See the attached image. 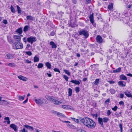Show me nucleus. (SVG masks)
Here are the masks:
<instances>
[{"label": "nucleus", "mask_w": 132, "mask_h": 132, "mask_svg": "<svg viewBox=\"0 0 132 132\" xmlns=\"http://www.w3.org/2000/svg\"><path fill=\"white\" fill-rule=\"evenodd\" d=\"M87 127L91 129L94 128L96 126L95 122L92 119L86 117L84 124Z\"/></svg>", "instance_id": "f257e3e1"}, {"label": "nucleus", "mask_w": 132, "mask_h": 132, "mask_svg": "<svg viewBox=\"0 0 132 132\" xmlns=\"http://www.w3.org/2000/svg\"><path fill=\"white\" fill-rule=\"evenodd\" d=\"M14 44L15 46L13 48L14 49L17 50L18 49H22L23 47V44L20 42H15Z\"/></svg>", "instance_id": "f03ea898"}, {"label": "nucleus", "mask_w": 132, "mask_h": 132, "mask_svg": "<svg viewBox=\"0 0 132 132\" xmlns=\"http://www.w3.org/2000/svg\"><path fill=\"white\" fill-rule=\"evenodd\" d=\"M79 35H83L86 38H87L89 36L88 31L86 30L80 31L79 32Z\"/></svg>", "instance_id": "7ed1b4c3"}, {"label": "nucleus", "mask_w": 132, "mask_h": 132, "mask_svg": "<svg viewBox=\"0 0 132 132\" xmlns=\"http://www.w3.org/2000/svg\"><path fill=\"white\" fill-rule=\"evenodd\" d=\"M36 40V37H28V42L32 44L33 42H35Z\"/></svg>", "instance_id": "20e7f679"}, {"label": "nucleus", "mask_w": 132, "mask_h": 132, "mask_svg": "<svg viewBox=\"0 0 132 132\" xmlns=\"http://www.w3.org/2000/svg\"><path fill=\"white\" fill-rule=\"evenodd\" d=\"M96 40L97 42L99 44L102 43L103 41L102 37L100 35H98L97 36Z\"/></svg>", "instance_id": "39448f33"}, {"label": "nucleus", "mask_w": 132, "mask_h": 132, "mask_svg": "<svg viewBox=\"0 0 132 132\" xmlns=\"http://www.w3.org/2000/svg\"><path fill=\"white\" fill-rule=\"evenodd\" d=\"M5 57L7 59H11L14 58V55L13 54L8 53L6 55Z\"/></svg>", "instance_id": "423d86ee"}, {"label": "nucleus", "mask_w": 132, "mask_h": 132, "mask_svg": "<svg viewBox=\"0 0 132 132\" xmlns=\"http://www.w3.org/2000/svg\"><path fill=\"white\" fill-rule=\"evenodd\" d=\"M52 102L55 105H60L61 104L62 102H60V101H58L56 99H53L52 101Z\"/></svg>", "instance_id": "0eeeda50"}, {"label": "nucleus", "mask_w": 132, "mask_h": 132, "mask_svg": "<svg viewBox=\"0 0 132 132\" xmlns=\"http://www.w3.org/2000/svg\"><path fill=\"white\" fill-rule=\"evenodd\" d=\"M124 93L127 97H132V95L131 94L130 92L128 90H126Z\"/></svg>", "instance_id": "6e6552de"}, {"label": "nucleus", "mask_w": 132, "mask_h": 132, "mask_svg": "<svg viewBox=\"0 0 132 132\" xmlns=\"http://www.w3.org/2000/svg\"><path fill=\"white\" fill-rule=\"evenodd\" d=\"M10 127L13 129L15 131L18 130L17 126L14 124H12L10 125Z\"/></svg>", "instance_id": "1a4fd4ad"}, {"label": "nucleus", "mask_w": 132, "mask_h": 132, "mask_svg": "<svg viewBox=\"0 0 132 132\" xmlns=\"http://www.w3.org/2000/svg\"><path fill=\"white\" fill-rule=\"evenodd\" d=\"M14 39L17 41V42H20L21 40V37L20 36L14 35Z\"/></svg>", "instance_id": "9d476101"}, {"label": "nucleus", "mask_w": 132, "mask_h": 132, "mask_svg": "<svg viewBox=\"0 0 132 132\" xmlns=\"http://www.w3.org/2000/svg\"><path fill=\"white\" fill-rule=\"evenodd\" d=\"M35 101L36 104L39 105H41L43 103V101L40 99H35Z\"/></svg>", "instance_id": "9b49d317"}, {"label": "nucleus", "mask_w": 132, "mask_h": 132, "mask_svg": "<svg viewBox=\"0 0 132 132\" xmlns=\"http://www.w3.org/2000/svg\"><path fill=\"white\" fill-rule=\"evenodd\" d=\"M79 81H80L76 80H71L70 82L73 83L75 84L76 85H79L80 84V82L81 81V80H80Z\"/></svg>", "instance_id": "f8f14e48"}, {"label": "nucleus", "mask_w": 132, "mask_h": 132, "mask_svg": "<svg viewBox=\"0 0 132 132\" xmlns=\"http://www.w3.org/2000/svg\"><path fill=\"white\" fill-rule=\"evenodd\" d=\"M19 79L23 81H26L27 80V78L21 75H20L18 76Z\"/></svg>", "instance_id": "ddd939ff"}, {"label": "nucleus", "mask_w": 132, "mask_h": 132, "mask_svg": "<svg viewBox=\"0 0 132 132\" xmlns=\"http://www.w3.org/2000/svg\"><path fill=\"white\" fill-rule=\"evenodd\" d=\"M26 19L27 20H34L35 19L34 17L32 16L31 15H27L26 16Z\"/></svg>", "instance_id": "4468645a"}, {"label": "nucleus", "mask_w": 132, "mask_h": 132, "mask_svg": "<svg viewBox=\"0 0 132 132\" xmlns=\"http://www.w3.org/2000/svg\"><path fill=\"white\" fill-rule=\"evenodd\" d=\"M89 18L90 22L92 23H93L94 22V16H93V13L91 14L89 16Z\"/></svg>", "instance_id": "2eb2a0df"}, {"label": "nucleus", "mask_w": 132, "mask_h": 132, "mask_svg": "<svg viewBox=\"0 0 132 132\" xmlns=\"http://www.w3.org/2000/svg\"><path fill=\"white\" fill-rule=\"evenodd\" d=\"M120 79L121 80H127V77L123 74H122L120 75Z\"/></svg>", "instance_id": "dca6fc26"}, {"label": "nucleus", "mask_w": 132, "mask_h": 132, "mask_svg": "<svg viewBox=\"0 0 132 132\" xmlns=\"http://www.w3.org/2000/svg\"><path fill=\"white\" fill-rule=\"evenodd\" d=\"M24 126L26 128H27L28 129H29L31 131H32L34 130V129L33 128L30 126L27 125H24Z\"/></svg>", "instance_id": "f3484780"}, {"label": "nucleus", "mask_w": 132, "mask_h": 132, "mask_svg": "<svg viewBox=\"0 0 132 132\" xmlns=\"http://www.w3.org/2000/svg\"><path fill=\"white\" fill-rule=\"evenodd\" d=\"M62 108L64 109H71V106L67 105H62Z\"/></svg>", "instance_id": "a211bd4d"}, {"label": "nucleus", "mask_w": 132, "mask_h": 132, "mask_svg": "<svg viewBox=\"0 0 132 132\" xmlns=\"http://www.w3.org/2000/svg\"><path fill=\"white\" fill-rule=\"evenodd\" d=\"M50 44L52 46V47L53 48H55L57 47L56 45L53 42H51L50 43Z\"/></svg>", "instance_id": "6ab92c4d"}, {"label": "nucleus", "mask_w": 132, "mask_h": 132, "mask_svg": "<svg viewBox=\"0 0 132 132\" xmlns=\"http://www.w3.org/2000/svg\"><path fill=\"white\" fill-rule=\"evenodd\" d=\"M15 32H18L19 34H21L22 32V29L21 27L18 29L16 30Z\"/></svg>", "instance_id": "aec40b11"}, {"label": "nucleus", "mask_w": 132, "mask_h": 132, "mask_svg": "<svg viewBox=\"0 0 132 132\" xmlns=\"http://www.w3.org/2000/svg\"><path fill=\"white\" fill-rule=\"evenodd\" d=\"M124 81H119L118 83V84L119 86L121 87H123L125 86V84H123Z\"/></svg>", "instance_id": "412c9836"}, {"label": "nucleus", "mask_w": 132, "mask_h": 132, "mask_svg": "<svg viewBox=\"0 0 132 132\" xmlns=\"http://www.w3.org/2000/svg\"><path fill=\"white\" fill-rule=\"evenodd\" d=\"M98 121L99 123L102 126L103 125V120L102 118H98Z\"/></svg>", "instance_id": "4be33fe9"}, {"label": "nucleus", "mask_w": 132, "mask_h": 132, "mask_svg": "<svg viewBox=\"0 0 132 132\" xmlns=\"http://www.w3.org/2000/svg\"><path fill=\"white\" fill-rule=\"evenodd\" d=\"M45 97L48 100L52 101L53 99V97L46 95L45 96Z\"/></svg>", "instance_id": "5701e85b"}, {"label": "nucleus", "mask_w": 132, "mask_h": 132, "mask_svg": "<svg viewBox=\"0 0 132 132\" xmlns=\"http://www.w3.org/2000/svg\"><path fill=\"white\" fill-rule=\"evenodd\" d=\"M78 120L79 121H80V123L81 122H82L84 124L85 121V118L84 119L80 117L79 118V119H78Z\"/></svg>", "instance_id": "b1692460"}, {"label": "nucleus", "mask_w": 132, "mask_h": 132, "mask_svg": "<svg viewBox=\"0 0 132 132\" xmlns=\"http://www.w3.org/2000/svg\"><path fill=\"white\" fill-rule=\"evenodd\" d=\"M7 40L8 42L10 43H13V40L11 39V37L9 36H7Z\"/></svg>", "instance_id": "393cba45"}, {"label": "nucleus", "mask_w": 132, "mask_h": 132, "mask_svg": "<svg viewBox=\"0 0 132 132\" xmlns=\"http://www.w3.org/2000/svg\"><path fill=\"white\" fill-rule=\"evenodd\" d=\"M121 70V68L119 67V68L113 70V72L114 73L119 72Z\"/></svg>", "instance_id": "a878e982"}, {"label": "nucleus", "mask_w": 132, "mask_h": 132, "mask_svg": "<svg viewBox=\"0 0 132 132\" xmlns=\"http://www.w3.org/2000/svg\"><path fill=\"white\" fill-rule=\"evenodd\" d=\"M76 132H86L84 130L81 128L77 129L76 131Z\"/></svg>", "instance_id": "bb28decb"}, {"label": "nucleus", "mask_w": 132, "mask_h": 132, "mask_svg": "<svg viewBox=\"0 0 132 132\" xmlns=\"http://www.w3.org/2000/svg\"><path fill=\"white\" fill-rule=\"evenodd\" d=\"M29 28L28 26H24L23 28V31L24 32H26L28 31Z\"/></svg>", "instance_id": "cd10ccee"}, {"label": "nucleus", "mask_w": 132, "mask_h": 132, "mask_svg": "<svg viewBox=\"0 0 132 132\" xmlns=\"http://www.w3.org/2000/svg\"><path fill=\"white\" fill-rule=\"evenodd\" d=\"M45 65L49 69H51V65L50 63L48 62H47L45 63Z\"/></svg>", "instance_id": "c85d7f7f"}, {"label": "nucleus", "mask_w": 132, "mask_h": 132, "mask_svg": "<svg viewBox=\"0 0 132 132\" xmlns=\"http://www.w3.org/2000/svg\"><path fill=\"white\" fill-rule=\"evenodd\" d=\"M68 96H70L72 94V89L70 88H69L68 89Z\"/></svg>", "instance_id": "c756f323"}, {"label": "nucleus", "mask_w": 132, "mask_h": 132, "mask_svg": "<svg viewBox=\"0 0 132 132\" xmlns=\"http://www.w3.org/2000/svg\"><path fill=\"white\" fill-rule=\"evenodd\" d=\"M4 119L7 121V124H9L10 123V118L9 117H5L4 118Z\"/></svg>", "instance_id": "7c9ffc66"}, {"label": "nucleus", "mask_w": 132, "mask_h": 132, "mask_svg": "<svg viewBox=\"0 0 132 132\" xmlns=\"http://www.w3.org/2000/svg\"><path fill=\"white\" fill-rule=\"evenodd\" d=\"M67 125L68 127L70 128H75V126L70 123L67 124Z\"/></svg>", "instance_id": "2f4dec72"}, {"label": "nucleus", "mask_w": 132, "mask_h": 132, "mask_svg": "<svg viewBox=\"0 0 132 132\" xmlns=\"http://www.w3.org/2000/svg\"><path fill=\"white\" fill-rule=\"evenodd\" d=\"M71 118L72 120L74 121L75 122L78 123H80V121H79L78 119H77L73 118Z\"/></svg>", "instance_id": "473e14b6"}, {"label": "nucleus", "mask_w": 132, "mask_h": 132, "mask_svg": "<svg viewBox=\"0 0 132 132\" xmlns=\"http://www.w3.org/2000/svg\"><path fill=\"white\" fill-rule=\"evenodd\" d=\"M10 9H11V11L13 13H15V10L14 8L12 5H11Z\"/></svg>", "instance_id": "72a5a7b5"}, {"label": "nucleus", "mask_w": 132, "mask_h": 132, "mask_svg": "<svg viewBox=\"0 0 132 132\" xmlns=\"http://www.w3.org/2000/svg\"><path fill=\"white\" fill-rule=\"evenodd\" d=\"M16 7L17 9V11L18 13H21V12L22 11L21 10V8L20 7H19L18 5H17Z\"/></svg>", "instance_id": "f704fd0d"}, {"label": "nucleus", "mask_w": 132, "mask_h": 132, "mask_svg": "<svg viewBox=\"0 0 132 132\" xmlns=\"http://www.w3.org/2000/svg\"><path fill=\"white\" fill-rule=\"evenodd\" d=\"M39 60V58L37 57L36 56H35L34 57V62H37Z\"/></svg>", "instance_id": "c9c22d12"}, {"label": "nucleus", "mask_w": 132, "mask_h": 132, "mask_svg": "<svg viewBox=\"0 0 132 132\" xmlns=\"http://www.w3.org/2000/svg\"><path fill=\"white\" fill-rule=\"evenodd\" d=\"M8 65L10 67H13L16 66L15 64L14 63H10L8 64Z\"/></svg>", "instance_id": "e433bc0d"}, {"label": "nucleus", "mask_w": 132, "mask_h": 132, "mask_svg": "<svg viewBox=\"0 0 132 132\" xmlns=\"http://www.w3.org/2000/svg\"><path fill=\"white\" fill-rule=\"evenodd\" d=\"M108 9L110 10H111L112 9H113V5L112 4H109L108 5Z\"/></svg>", "instance_id": "4c0bfd02"}, {"label": "nucleus", "mask_w": 132, "mask_h": 132, "mask_svg": "<svg viewBox=\"0 0 132 132\" xmlns=\"http://www.w3.org/2000/svg\"><path fill=\"white\" fill-rule=\"evenodd\" d=\"M57 115L59 117H62L64 116V115L63 114L59 112H58L57 114Z\"/></svg>", "instance_id": "58836bf2"}, {"label": "nucleus", "mask_w": 132, "mask_h": 132, "mask_svg": "<svg viewBox=\"0 0 132 132\" xmlns=\"http://www.w3.org/2000/svg\"><path fill=\"white\" fill-rule=\"evenodd\" d=\"M64 71L65 72L66 74L69 76L70 75V72L67 70H64Z\"/></svg>", "instance_id": "ea45409f"}, {"label": "nucleus", "mask_w": 132, "mask_h": 132, "mask_svg": "<svg viewBox=\"0 0 132 132\" xmlns=\"http://www.w3.org/2000/svg\"><path fill=\"white\" fill-rule=\"evenodd\" d=\"M25 96H19V100L20 101H22L23 100Z\"/></svg>", "instance_id": "a19ab883"}, {"label": "nucleus", "mask_w": 132, "mask_h": 132, "mask_svg": "<svg viewBox=\"0 0 132 132\" xmlns=\"http://www.w3.org/2000/svg\"><path fill=\"white\" fill-rule=\"evenodd\" d=\"M110 91L111 93L113 94H114L116 92L115 90L113 89H111L110 90Z\"/></svg>", "instance_id": "79ce46f5"}, {"label": "nucleus", "mask_w": 132, "mask_h": 132, "mask_svg": "<svg viewBox=\"0 0 132 132\" xmlns=\"http://www.w3.org/2000/svg\"><path fill=\"white\" fill-rule=\"evenodd\" d=\"M43 65H44L43 63H39L38 65L37 68H42L43 67Z\"/></svg>", "instance_id": "37998d69"}, {"label": "nucleus", "mask_w": 132, "mask_h": 132, "mask_svg": "<svg viewBox=\"0 0 132 132\" xmlns=\"http://www.w3.org/2000/svg\"><path fill=\"white\" fill-rule=\"evenodd\" d=\"M103 121L104 122L106 123L108 122L109 120V119L107 117H105L103 118Z\"/></svg>", "instance_id": "c03bdc74"}, {"label": "nucleus", "mask_w": 132, "mask_h": 132, "mask_svg": "<svg viewBox=\"0 0 132 132\" xmlns=\"http://www.w3.org/2000/svg\"><path fill=\"white\" fill-rule=\"evenodd\" d=\"M99 79H96L94 82V84L95 85H97L99 83Z\"/></svg>", "instance_id": "a18cd8bd"}, {"label": "nucleus", "mask_w": 132, "mask_h": 132, "mask_svg": "<svg viewBox=\"0 0 132 132\" xmlns=\"http://www.w3.org/2000/svg\"><path fill=\"white\" fill-rule=\"evenodd\" d=\"M23 41L26 44L28 42V37H24L23 38Z\"/></svg>", "instance_id": "49530a36"}, {"label": "nucleus", "mask_w": 132, "mask_h": 132, "mask_svg": "<svg viewBox=\"0 0 132 132\" xmlns=\"http://www.w3.org/2000/svg\"><path fill=\"white\" fill-rule=\"evenodd\" d=\"M131 22V21H128V22L127 23V24H128V25L129 26V27L131 28L130 29L131 30V25H132V23H130Z\"/></svg>", "instance_id": "de8ad7c7"}, {"label": "nucleus", "mask_w": 132, "mask_h": 132, "mask_svg": "<svg viewBox=\"0 0 132 132\" xmlns=\"http://www.w3.org/2000/svg\"><path fill=\"white\" fill-rule=\"evenodd\" d=\"M75 91L76 93L79 92L80 91L79 87H76L75 88Z\"/></svg>", "instance_id": "09e8293b"}, {"label": "nucleus", "mask_w": 132, "mask_h": 132, "mask_svg": "<svg viewBox=\"0 0 132 132\" xmlns=\"http://www.w3.org/2000/svg\"><path fill=\"white\" fill-rule=\"evenodd\" d=\"M119 126L120 129V132H122V124L121 123H120L119 124Z\"/></svg>", "instance_id": "8fccbe9b"}, {"label": "nucleus", "mask_w": 132, "mask_h": 132, "mask_svg": "<svg viewBox=\"0 0 132 132\" xmlns=\"http://www.w3.org/2000/svg\"><path fill=\"white\" fill-rule=\"evenodd\" d=\"M26 53L29 56H31L32 55V53L30 51H27L26 52Z\"/></svg>", "instance_id": "3c124183"}, {"label": "nucleus", "mask_w": 132, "mask_h": 132, "mask_svg": "<svg viewBox=\"0 0 132 132\" xmlns=\"http://www.w3.org/2000/svg\"><path fill=\"white\" fill-rule=\"evenodd\" d=\"M117 109L118 107L116 105L114 108H112V109L114 111H116L117 110Z\"/></svg>", "instance_id": "603ef678"}, {"label": "nucleus", "mask_w": 132, "mask_h": 132, "mask_svg": "<svg viewBox=\"0 0 132 132\" xmlns=\"http://www.w3.org/2000/svg\"><path fill=\"white\" fill-rule=\"evenodd\" d=\"M54 70L55 72H59V73H60V71L59 69L57 68H55L54 69Z\"/></svg>", "instance_id": "864d4df0"}, {"label": "nucleus", "mask_w": 132, "mask_h": 132, "mask_svg": "<svg viewBox=\"0 0 132 132\" xmlns=\"http://www.w3.org/2000/svg\"><path fill=\"white\" fill-rule=\"evenodd\" d=\"M110 98H108L107 99V100H106L105 102V104H108L110 101Z\"/></svg>", "instance_id": "5fc2aeb1"}, {"label": "nucleus", "mask_w": 132, "mask_h": 132, "mask_svg": "<svg viewBox=\"0 0 132 132\" xmlns=\"http://www.w3.org/2000/svg\"><path fill=\"white\" fill-rule=\"evenodd\" d=\"M63 77L66 81H68V79L69 78L67 76L65 75H64L63 76Z\"/></svg>", "instance_id": "6e6d98bb"}, {"label": "nucleus", "mask_w": 132, "mask_h": 132, "mask_svg": "<svg viewBox=\"0 0 132 132\" xmlns=\"http://www.w3.org/2000/svg\"><path fill=\"white\" fill-rule=\"evenodd\" d=\"M111 114V112L109 110H108L106 113L107 115L108 116H109Z\"/></svg>", "instance_id": "4d7b16f0"}, {"label": "nucleus", "mask_w": 132, "mask_h": 132, "mask_svg": "<svg viewBox=\"0 0 132 132\" xmlns=\"http://www.w3.org/2000/svg\"><path fill=\"white\" fill-rule=\"evenodd\" d=\"M108 82L110 84H113L115 83L114 81L113 80L108 81Z\"/></svg>", "instance_id": "13d9d810"}, {"label": "nucleus", "mask_w": 132, "mask_h": 132, "mask_svg": "<svg viewBox=\"0 0 132 132\" xmlns=\"http://www.w3.org/2000/svg\"><path fill=\"white\" fill-rule=\"evenodd\" d=\"M20 131H21L22 132H28V131L26 130L25 128H23L22 130H20Z\"/></svg>", "instance_id": "bf43d9fd"}, {"label": "nucleus", "mask_w": 132, "mask_h": 132, "mask_svg": "<svg viewBox=\"0 0 132 132\" xmlns=\"http://www.w3.org/2000/svg\"><path fill=\"white\" fill-rule=\"evenodd\" d=\"M124 95L123 94L120 93L119 94V97L121 98H123L124 97Z\"/></svg>", "instance_id": "052dcab7"}, {"label": "nucleus", "mask_w": 132, "mask_h": 132, "mask_svg": "<svg viewBox=\"0 0 132 132\" xmlns=\"http://www.w3.org/2000/svg\"><path fill=\"white\" fill-rule=\"evenodd\" d=\"M52 112L54 114L56 115L57 114L58 112L54 110L52 111Z\"/></svg>", "instance_id": "680f3d73"}, {"label": "nucleus", "mask_w": 132, "mask_h": 132, "mask_svg": "<svg viewBox=\"0 0 132 132\" xmlns=\"http://www.w3.org/2000/svg\"><path fill=\"white\" fill-rule=\"evenodd\" d=\"M28 100V98L27 97V98L24 101H23V104H25L27 103V102Z\"/></svg>", "instance_id": "e2e57ef3"}, {"label": "nucleus", "mask_w": 132, "mask_h": 132, "mask_svg": "<svg viewBox=\"0 0 132 132\" xmlns=\"http://www.w3.org/2000/svg\"><path fill=\"white\" fill-rule=\"evenodd\" d=\"M3 22L5 24H6L7 23V20L6 19L3 20Z\"/></svg>", "instance_id": "0e129e2a"}, {"label": "nucleus", "mask_w": 132, "mask_h": 132, "mask_svg": "<svg viewBox=\"0 0 132 132\" xmlns=\"http://www.w3.org/2000/svg\"><path fill=\"white\" fill-rule=\"evenodd\" d=\"M26 63H31V61H29L28 60H26Z\"/></svg>", "instance_id": "69168bd1"}, {"label": "nucleus", "mask_w": 132, "mask_h": 132, "mask_svg": "<svg viewBox=\"0 0 132 132\" xmlns=\"http://www.w3.org/2000/svg\"><path fill=\"white\" fill-rule=\"evenodd\" d=\"M31 46L29 44H27L26 47L27 49H28L29 48V47H30Z\"/></svg>", "instance_id": "338daca9"}, {"label": "nucleus", "mask_w": 132, "mask_h": 132, "mask_svg": "<svg viewBox=\"0 0 132 132\" xmlns=\"http://www.w3.org/2000/svg\"><path fill=\"white\" fill-rule=\"evenodd\" d=\"M55 35V32L54 31H52L50 33V35L52 36H53Z\"/></svg>", "instance_id": "774afa93"}]
</instances>
